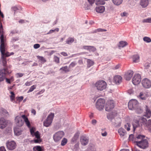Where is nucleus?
Returning a JSON list of instances; mask_svg holds the SVG:
<instances>
[{
  "label": "nucleus",
  "instance_id": "f257e3e1",
  "mask_svg": "<svg viewBox=\"0 0 151 151\" xmlns=\"http://www.w3.org/2000/svg\"><path fill=\"white\" fill-rule=\"evenodd\" d=\"M151 129V120L149 119L148 121L143 117H139L138 120H135L133 123V130L134 131L138 127H141L142 125Z\"/></svg>",
  "mask_w": 151,
  "mask_h": 151
},
{
  "label": "nucleus",
  "instance_id": "f03ea898",
  "mask_svg": "<svg viewBox=\"0 0 151 151\" xmlns=\"http://www.w3.org/2000/svg\"><path fill=\"white\" fill-rule=\"evenodd\" d=\"M145 136L143 135L139 134L136 137L137 139L140 140L136 141V145L139 147L145 149L148 147V142L147 140L145 139Z\"/></svg>",
  "mask_w": 151,
  "mask_h": 151
},
{
  "label": "nucleus",
  "instance_id": "7ed1b4c3",
  "mask_svg": "<svg viewBox=\"0 0 151 151\" xmlns=\"http://www.w3.org/2000/svg\"><path fill=\"white\" fill-rule=\"evenodd\" d=\"M0 50L2 54V56L6 57H9L11 55H14L13 52L11 53L8 52H5V50L6 48V44L5 43L4 40V37L0 38Z\"/></svg>",
  "mask_w": 151,
  "mask_h": 151
},
{
  "label": "nucleus",
  "instance_id": "20e7f679",
  "mask_svg": "<svg viewBox=\"0 0 151 151\" xmlns=\"http://www.w3.org/2000/svg\"><path fill=\"white\" fill-rule=\"evenodd\" d=\"M95 86L98 90L102 91L106 88L107 83L104 81L100 80L95 83Z\"/></svg>",
  "mask_w": 151,
  "mask_h": 151
},
{
  "label": "nucleus",
  "instance_id": "39448f33",
  "mask_svg": "<svg viewBox=\"0 0 151 151\" xmlns=\"http://www.w3.org/2000/svg\"><path fill=\"white\" fill-rule=\"evenodd\" d=\"M115 104L113 100H109L107 101L105 105V109L106 111H110L114 108Z\"/></svg>",
  "mask_w": 151,
  "mask_h": 151
},
{
  "label": "nucleus",
  "instance_id": "423d86ee",
  "mask_svg": "<svg viewBox=\"0 0 151 151\" xmlns=\"http://www.w3.org/2000/svg\"><path fill=\"white\" fill-rule=\"evenodd\" d=\"M64 135V133L62 131H58L55 133L53 136V139L55 142H58L61 139Z\"/></svg>",
  "mask_w": 151,
  "mask_h": 151
},
{
  "label": "nucleus",
  "instance_id": "0eeeda50",
  "mask_svg": "<svg viewBox=\"0 0 151 151\" xmlns=\"http://www.w3.org/2000/svg\"><path fill=\"white\" fill-rule=\"evenodd\" d=\"M54 116V114L51 113L48 115L46 121L44 122V125L46 127H49L52 123Z\"/></svg>",
  "mask_w": 151,
  "mask_h": 151
},
{
  "label": "nucleus",
  "instance_id": "6e6552de",
  "mask_svg": "<svg viewBox=\"0 0 151 151\" xmlns=\"http://www.w3.org/2000/svg\"><path fill=\"white\" fill-rule=\"evenodd\" d=\"M138 103L137 101L134 99L131 100L128 104V107L129 109L132 110L136 109L137 107Z\"/></svg>",
  "mask_w": 151,
  "mask_h": 151
},
{
  "label": "nucleus",
  "instance_id": "1a4fd4ad",
  "mask_svg": "<svg viewBox=\"0 0 151 151\" xmlns=\"http://www.w3.org/2000/svg\"><path fill=\"white\" fill-rule=\"evenodd\" d=\"M105 102V100L103 99H99L96 103V107L97 109L100 111L102 110L104 108Z\"/></svg>",
  "mask_w": 151,
  "mask_h": 151
},
{
  "label": "nucleus",
  "instance_id": "9d476101",
  "mask_svg": "<svg viewBox=\"0 0 151 151\" xmlns=\"http://www.w3.org/2000/svg\"><path fill=\"white\" fill-rule=\"evenodd\" d=\"M141 79V76L139 74H135L132 79V82L134 85H137L140 83Z\"/></svg>",
  "mask_w": 151,
  "mask_h": 151
},
{
  "label": "nucleus",
  "instance_id": "9b49d317",
  "mask_svg": "<svg viewBox=\"0 0 151 151\" xmlns=\"http://www.w3.org/2000/svg\"><path fill=\"white\" fill-rule=\"evenodd\" d=\"M8 73L9 71L6 68L0 70V82L4 80L5 78V75Z\"/></svg>",
  "mask_w": 151,
  "mask_h": 151
},
{
  "label": "nucleus",
  "instance_id": "f8f14e48",
  "mask_svg": "<svg viewBox=\"0 0 151 151\" xmlns=\"http://www.w3.org/2000/svg\"><path fill=\"white\" fill-rule=\"evenodd\" d=\"M89 141V138L85 135H82L80 137V142L83 145L85 146L87 145Z\"/></svg>",
  "mask_w": 151,
  "mask_h": 151
},
{
  "label": "nucleus",
  "instance_id": "ddd939ff",
  "mask_svg": "<svg viewBox=\"0 0 151 151\" xmlns=\"http://www.w3.org/2000/svg\"><path fill=\"white\" fill-rule=\"evenodd\" d=\"M16 146V143L13 141H7L6 143L7 148L10 150L14 149L15 148Z\"/></svg>",
  "mask_w": 151,
  "mask_h": 151
},
{
  "label": "nucleus",
  "instance_id": "4468645a",
  "mask_svg": "<svg viewBox=\"0 0 151 151\" xmlns=\"http://www.w3.org/2000/svg\"><path fill=\"white\" fill-rule=\"evenodd\" d=\"M142 84L143 86L146 88H149L151 86V82L147 78L143 79L142 81Z\"/></svg>",
  "mask_w": 151,
  "mask_h": 151
},
{
  "label": "nucleus",
  "instance_id": "2eb2a0df",
  "mask_svg": "<svg viewBox=\"0 0 151 151\" xmlns=\"http://www.w3.org/2000/svg\"><path fill=\"white\" fill-rule=\"evenodd\" d=\"M133 74V71L131 70H129L125 73L124 75V78L127 80L129 81L132 78Z\"/></svg>",
  "mask_w": 151,
  "mask_h": 151
},
{
  "label": "nucleus",
  "instance_id": "dca6fc26",
  "mask_svg": "<svg viewBox=\"0 0 151 151\" xmlns=\"http://www.w3.org/2000/svg\"><path fill=\"white\" fill-rule=\"evenodd\" d=\"M16 122H17V125L19 127H22L24 124L23 121L21 117L19 116H17L15 119Z\"/></svg>",
  "mask_w": 151,
  "mask_h": 151
},
{
  "label": "nucleus",
  "instance_id": "f3484780",
  "mask_svg": "<svg viewBox=\"0 0 151 151\" xmlns=\"http://www.w3.org/2000/svg\"><path fill=\"white\" fill-rule=\"evenodd\" d=\"M7 122L4 118H1L0 119V128L3 129L5 128L7 125Z\"/></svg>",
  "mask_w": 151,
  "mask_h": 151
},
{
  "label": "nucleus",
  "instance_id": "a211bd4d",
  "mask_svg": "<svg viewBox=\"0 0 151 151\" xmlns=\"http://www.w3.org/2000/svg\"><path fill=\"white\" fill-rule=\"evenodd\" d=\"M149 96L147 93L146 92H141L139 95V98L143 100H145Z\"/></svg>",
  "mask_w": 151,
  "mask_h": 151
},
{
  "label": "nucleus",
  "instance_id": "6ab92c4d",
  "mask_svg": "<svg viewBox=\"0 0 151 151\" xmlns=\"http://www.w3.org/2000/svg\"><path fill=\"white\" fill-rule=\"evenodd\" d=\"M21 117L23 119L27 126L28 127H31L30 122L27 116L25 115L24 114L22 115L21 116Z\"/></svg>",
  "mask_w": 151,
  "mask_h": 151
},
{
  "label": "nucleus",
  "instance_id": "aec40b11",
  "mask_svg": "<svg viewBox=\"0 0 151 151\" xmlns=\"http://www.w3.org/2000/svg\"><path fill=\"white\" fill-rule=\"evenodd\" d=\"M122 78L120 76H115L114 78V82L117 84H119L122 82Z\"/></svg>",
  "mask_w": 151,
  "mask_h": 151
},
{
  "label": "nucleus",
  "instance_id": "412c9836",
  "mask_svg": "<svg viewBox=\"0 0 151 151\" xmlns=\"http://www.w3.org/2000/svg\"><path fill=\"white\" fill-rule=\"evenodd\" d=\"M145 114L144 116L146 117L147 118H150L151 115V111L149 109L147 106H145Z\"/></svg>",
  "mask_w": 151,
  "mask_h": 151
},
{
  "label": "nucleus",
  "instance_id": "4be33fe9",
  "mask_svg": "<svg viewBox=\"0 0 151 151\" xmlns=\"http://www.w3.org/2000/svg\"><path fill=\"white\" fill-rule=\"evenodd\" d=\"M105 9V7L103 6H97L95 9L96 12L99 13H103Z\"/></svg>",
  "mask_w": 151,
  "mask_h": 151
},
{
  "label": "nucleus",
  "instance_id": "5701e85b",
  "mask_svg": "<svg viewBox=\"0 0 151 151\" xmlns=\"http://www.w3.org/2000/svg\"><path fill=\"white\" fill-rule=\"evenodd\" d=\"M148 0H141L140 4L142 7H146L148 5Z\"/></svg>",
  "mask_w": 151,
  "mask_h": 151
},
{
  "label": "nucleus",
  "instance_id": "b1692460",
  "mask_svg": "<svg viewBox=\"0 0 151 151\" xmlns=\"http://www.w3.org/2000/svg\"><path fill=\"white\" fill-rule=\"evenodd\" d=\"M118 132L121 137H123L126 134V132L125 130L122 128L119 129L118 130Z\"/></svg>",
  "mask_w": 151,
  "mask_h": 151
},
{
  "label": "nucleus",
  "instance_id": "393cba45",
  "mask_svg": "<svg viewBox=\"0 0 151 151\" xmlns=\"http://www.w3.org/2000/svg\"><path fill=\"white\" fill-rule=\"evenodd\" d=\"M79 136V134L78 133H76L71 140V142L73 143H76L77 142Z\"/></svg>",
  "mask_w": 151,
  "mask_h": 151
},
{
  "label": "nucleus",
  "instance_id": "a878e982",
  "mask_svg": "<svg viewBox=\"0 0 151 151\" xmlns=\"http://www.w3.org/2000/svg\"><path fill=\"white\" fill-rule=\"evenodd\" d=\"M132 58L133 61L134 63H137L139 61V57L138 55H134Z\"/></svg>",
  "mask_w": 151,
  "mask_h": 151
},
{
  "label": "nucleus",
  "instance_id": "bb28decb",
  "mask_svg": "<svg viewBox=\"0 0 151 151\" xmlns=\"http://www.w3.org/2000/svg\"><path fill=\"white\" fill-rule=\"evenodd\" d=\"M14 132L15 134L16 135L18 136L21 134L22 131L20 129L15 127L14 128Z\"/></svg>",
  "mask_w": 151,
  "mask_h": 151
},
{
  "label": "nucleus",
  "instance_id": "cd10ccee",
  "mask_svg": "<svg viewBox=\"0 0 151 151\" xmlns=\"http://www.w3.org/2000/svg\"><path fill=\"white\" fill-rule=\"evenodd\" d=\"M127 43L125 41H121L119 42L118 46L119 48L120 47H123L126 46L127 45Z\"/></svg>",
  "mask_w": 151,
  "mask_h": 151
},
{
  "label": "nucleus",
  "instance_id": "c85d7f7f",
  "mask_svg": "<svg viewBox=\"0 0 151 151\" xmlns=\"http://www.w3.org/2000/svg\"><path fill=\"white\" fill-rule=\"evenodd\" d=\"M112 1L114 4L118 6L122 4L123 0H112Z\"/></svg>",
  "mask_w": 151,
  "mask_h": 151
},
{
  "label": "nucleus",
  "instance_id": "c756f323",
  "mask_svg": "<svg viewBox=\"0 0 151 151\" xmlns=\"http://www.w3.org/2000/svg\"><path fill=\"white\" fill-rule=\"evenodd\" d=\"M60 70L64 71L65 73H67L70 71V70L67 66L63 67L61 68Z\"/></svg>",
  "mask_w": 151,
  "mask_h": 151
},
{
  "label": "nucleus",
  "instance_id": "7c9ffc66",
  "mask_svg": "<svg viewBox=\"0 0 151 151\" xmlns=\"http://www.w3.org/2000/svg\"><path fill=\"white\" fill-rule=\"evenodd\" d=\"M3 65L4 67H6V58L4 56H2L1 59V60Z\"/></svg>",
  "mask_w": 151,
  "mask_h": 151
},
{
  "label": "nucleus",
  "instance_id": "2f4dec72",
  "mask_svg": "<svg viewBox=\"0 0 151 151\" xmlns=\"http://www.w3.org/2000/svg\"><path fill=\"white\" fill-rule=\"evenodd\" d=\"M74 41L73 37H69L66 40V43L68 44H70L73 43Z\"/></svg>",
  "mask_w": 151,
  "mask_h": 151
},
{
  "label": "nucleus",
  "instance_id": "473e14b6",
  "mask_svg": "<svg viewBox=\"0 0 151 151\" xmlns=\"http://www.w3.org/2000/svg\"><path fill=\"white\" fill-rule=\"evenodd\" d=\"M67 142V139L65 138H64L61 141L60 145L62 146H64L66 144Z\"/></svg>",
  "mask_w": 151,
  "mask_h": 151
},
{
  "label": "nucleus",
  "instance_id": "72a5a7b5",
  "mask_svg": "<svg viewBox=\"0 0 151 151\" xmlns=\"http://www.w3.org/2000/svg\"><path fill=\"white\" fill-rule=\"evenodd\" d=\"M87 66L88 68L91 67V66L93 65L94 64L93 61L89 59H87Z\"/></svg>",
  "mask_w": 151,
  "mask_h": 151
},
{
  "label": "nucleus",
  "instance_id": "f704fd0d",
  "mask_svg": "<svg viewBox=\"0 0 151 151\" xmlns=\"http://www.w3.org/2000/svg\"><path fill=\"white\" fill-rule=\"evenodd\" d=\"M34 151H42V149L41 147L39 146L35 147L33 148Z\"/></svg>",
  "mask_w": 151,
  "mask_h": 151
},
{
  "label": "nucleus",
  "instance_id": "c9c22d12",
  "mask_svg": "<svg viewBox=\"0 0 151 151\" xmlns=\"http://www.w3.org/2000/svg\"><path fill=\"white\" fill-rule=\"evenodd\" d=\"M10 94L11 95L10 96V99L11 101H13L14 100L15 96V94L13 92L11 91L10 92Z\"/></svg>",
  "mask_w": 151,
  "mask_h": 151
},
{
  "label": "nucleus",
  "instance_id": "e433bc0d",
  "mask_svg": "<svg viewBox=\"0 0 151 151\" xmlns=\"http://www.w3.org/2000/svg\"><path fill=\"white\" fill-rule=\"evenodd\" d=\"M36 87V85H33L31 86L29 88V90L27 91V93H29L32 91Z\"/></svg>",
  "mask_w": 151,
  "mask_h": 151
},
{
  "label": "nucleus",
  "instance_id": "4c0bfd02",
  "mask_svg": "<svg viewBox=\"0 0 151 151\" xmlns=\"http://www.w3.org/2000/svg\"><path fill=\"white\" fill-rule=\"evenodd\" d=\"M37 57L38 59L43 63H45L46 62V60L42 56H37Z\"/></svg>",
  "mask_w": 151,
  "mask_h": 151
},
{
  "label": "nucleus",
  "instance_id": "58836bf2",
  "mask_svg": "<svg viewBox=\"0 0 151 151\" xmlns=\"http://www.w3.org/2000/svg\"><path fill=\"white\" fill-rule=\"evenodd\" d=\"M143 40L144 41L147 42H151V39L150 38L148 37H144L143 38Z\"/></svg>",
  "mask_w": 151,
  "mask_h": 151
},
{
  "label": "nucleus",
  "instance_id": "ea45409f",
  "mask_svg": "<svg viewBox=\"0 0 151 151\" xmlns=\"http://www.w3.org/2000/svg\"><path fill=\"white\" fill-rule=\"evenodd\" d=\"M130 125L129 123H127L124 125V128L127 131H129L130 130Z\"/></svg>",
  "mask_w": 151,
  "mask_h": 151
},
{
  "label": "nucleus",
  "instance_id": "a19ab883",
  "mask_svg": "<svg viewBox=\"0 0 151 151\" xmlns=\"http://www.w3.org/2000/svg\"><path fill=\"white\" fill-rule=\"evenodd\" d=\"M77 63L75 62H73L70 63L69 66V68H72L74 67L76 65Z\"/></svg>",
  "mask_w": 151,
  "mask_h": 151
},
{
  "label": "nucleus",
  "instance_id": "79ce46f5",
  "mask_svg": "<svg viewBox=\"0 0 151 151\" xmlns=\"http://www.w3.org/2000/svg\"><path fill=\"white\" fill-rule=\"evenodd\" d=\"M33 135L35 136L37 138H40V134L38 131L35 132Z\"/></svg>",
  "mask_w": 151,
  "mask_h": 151
},
{
  "label": "nucleus",
  "instance_id": "37998d69",
  "mask_svg": "<svg viewBox=\"0 0 151 151\" xmlns=\"http://www.w3.org/2000/svg\"><path fill=\"white\" fill-rule=\"evenodd\" d=\"M106 30L105 29H104L101 28H99L96 29L94 31L95 33H96L100 32L106 31Z\"/></svg>",
  "mask_w": 151,
  "mask_h": 151
},
{
  "label": "nucleus",
  "instance_id": "c03bdc74",
  "mask_svg": "<svg viewBox=\"0 0 151 151\" xmlns=\"http://www.w3.org/2000/svg\"><path fill=\"white\" fill-rule=\"evenodd\" d=\"M54 60L57 63H59L60 62V59L59 58L56 56H55L54 57Z\"/></svg>",
  "mask_w": 151,
  "mask_h": 151
},
{
  "label": "nucleus",
  "instance_id": "a18cd8bd",
  "mask_svg": "<svg viewBox=\"0 0 151 151\" xmlns=\"http://www.w3.org/2000/svg\"><path fill=\"white\" fill-rule=\"evenodd\" d=\"M96 50V49L93 46H90V47L89 48L88 50L90 52H94Z\"/></svg>",
  "mask_w": 151,
  "mask_h": 151
},
{
  "label": "nucleus",
  "instance_id": "49530a36",
  "mask_svg": "<svg viewBox=\"0 0 151 151\" xmlns=\"http://www.w3.org/2000/svg\"><path fill=\"white\" fill-rule=\"evenodd\" d=\"M143 22L151 23V18L144 19L142 21Z\"/></svg>",
  "mask_w": 151,
  "mask_h": 151
},
{
  "label": "nucleus",
  "instance_id": "de8ad7c7",
  "mask_svg": "<svg viewBox=\"0 0 151 151\" xmlns=\"http://www.w3.org/2000/svg\"><path fill=\"white\" fill-rule=\"evenodd\" d=\"M59 29L58 28H56L54 29L50 30L49 32L47 33V34H48L52 33L54 32L55 31L58 32L59 31Z\"/></svg>",
  "mask_w": 151,
  "mask_h": 151
},
{
  "label": "nucleus",
  "instance_id": "09e8293b",
  "mask_svg": "<svg viewBox=\"0 0 151 151\" xmlns=\"http://www.w3.org/2000/svg\"><path fill=\"white\" fill-rule=\"evenodd\" d=\"M24 75V73H17L16 74V76L17 78L21 77L23 76Z\"/></svg>",
  "mask_w": 151,
  "mask_h": 151
},
{
  "label": "nucleus",
  "instance_id": "8fccbe9b",
  "mask_svg": "<svg viewBox=\"0 0 151 151\" xmlns=\"http://www.w3.org/2000/svg\"><path fill=\"white\" fill-rule=\"evenodd\" d=\"M101 134L102 136L105 137L107 135V132L104 130L102 129Z\"/></svg>",
  "mask_w": 151,
  "mask_h": 151
},
{
  "label": "nucleus",
  "instance_id": "3c124183",
  "mask_svg": "<svg viewBox=\"0 0 151 151\" xmlns=\"http://www.w3.org/2000/svg\"><path fill=\"white\" fill-rule=\"evenodd\" d=\"M34 142L35 143H40L41 142L42 140L40 138H37V139L34 140Z\"/></svg>",
  "mask_w": 151,
  "mask_h": 151
},
{
  "label": "nucleus",
  "instance_id": "603ef678",
  "mask_svg": "<svg viewBox=\"0 0 151 151\" xmlns=\"http://www.w3.org/2000/svg\"><path fill=\"white\" fill-rule=\"evenodd\" d=\"M19 40L18 38L17 37H13L11 39V41L12 42H14L15 41H17Z\"/></svg>",
  "mask_w": 151,
  "mask_h": 151
},
{
  "label": "nucleus",
  "instance_id": "864d4df0",
  "mask_svg": "<svg viewBox=\"0 0 151 151\" xmlns=\"http://www.w3.org/2000/svg\"><path fill=\"white\" fill-rule=\"evenodd\" d=\"M107 118L111 120L114 118V117L111 115L108 114L107 115Z\"/></svg>",
  "mask_w": 151,
  "mask_h": 151
},
{
  "label": "nucleus",
  "instance_id": "5fc2aeb1",
  "mask_svg": "<svg viewBox=\"0 0 151 151\" xmlns=\"http://www.w3.org/2000/svg\"><path fill=\"white\" fill-rule=\"evenodd\" d=\"M12 10H13L14 11V12H17V10H19V8H18L16 6H13L12 7Z\"/></svg>",
  "mask_w": 151,
  "mask_h": 151
},
{
  "label": "nucleus",
  "instance_id": "6e6d98bb",
  "mask_svg": "<svg viewBox=\"0 0 151 151\" xmlns=\"http://www.w3.org/2000/svg\"><path fill=\"white\" fill-rule=\"evenodd\" d=\"M32 84V81H27L25 83V85L26 86H29Z\"/></svg>",
  "mask_w": 151,
  "mask_h": 151
},
{
  "label": "nucleus",
  "instance_id": "4d7b16f0",
  "mask_svg": "<svg viewBox=\"0 0 151 151\" xmlns=\"http://www.w3.org/2000/svg\"><path fill=\"white\" fill-rule=\"evenodd\" d=\"M34 47L35 49H37L40 47V45L38 44H36L34 45Z\"/></svg>",
  "mask_w": 151,
  "mask_h": 151
},
{
  "label": "nucleus",
  "instance_id": "13d9d810",
  "mask_svg": "<svg viewBox=\"0 0 151 151\" xmlns=\"http://www.w3.org/2000/svg\"><path fill=\"white\" fill-rule=\"evenodd\" d=\"M24 97L22 96L18 97L17 99V101H19V102L21 101L23 99Z\"/></svg>",
  "mask_w": 151,
  "mask_h": 151
},
{
  "label": "nucleus",
  "instance_id": "bf43d9fd",
  "mask_svg": "<svg viewBox=\"0 0 151 151\" xmlns=\"http://www.w3.org/2000/svg\"><path fill=\"white\" fill-rule=\"evenodd\" d=\"M88 150L89 151H96V150L94 147H91L89 148Z\"/></svg>",
  "mask_w": 151,
  "mask_h": 151
},
{
  "label": "nucleus",
  "instance_id": "052dcab7",
  "mask_svg": "<svg viewBox=\"0 0 151 151\" xmlns=\"http://www.w3.org/2000/svg\"><path fill=\"white\" fill-rule=\"evenodd\" d=\"M105 3V2L104 1L101 0H99L98 2V4H104Z\"/></svg>",
  "mask_w": 151,
  "mask_h": 151
},
{
  "label": "nucleus",
  "instance_id": "680f3d73",
  "mask_svg": "<svg viewBox=\"0 0 151 151\" xmlns=\"http://www.w3.org/2000/svg\"><path fill=\"white\" fill-rule=\"evenodd\" d=\"M15 33H19V32L18 31L14 30H13L11 32L10 34H12V35H13L15 34Z\"/></svg>",
  "mask_w": 151,
  "mask_h": 151
},
{
  "label": "nucleus",
  "instance_id": "e2e57ef3",
  "mask_svg": "<svg viewBox=\"0 0 151 151\" xmlns=\"http://www.w3.org/2000/svg\"><path fill=\"white\" fill-rule=\"evenodd\" d=\"M34 131H35V130L33 128H31L30 129V133H31V134L33 136V134H34V133H35V132H34Z\"/></svg>",
  "mask_w": 151,
  "mask_h": 151
},
{
  "label": "nucleus",
  "instance_id": "0e129e2a",
  "mask_svg": "<svg viewBox=\"0 0 151 151\" xmlns=\"http://www.w3.org/2000/svg\"><path fill=\"white\" fill-rule=\"evenodd\" d=\"M89 47H90V46H84L83 47V48L84 49L88 50Z\"/></svg>",
  "mask_w": 151,
  "mask_h": 151
},
{
  "label": "nucleus",
  "instance_id": "69168bd1",
  "mask_svg": "<svg viewBox=\"0 0 151 151\" xmlns=\"http://www.w3.org/2000/svg\"><path fill=\"white\" fill-rule=\"evenodd\" d=\"M89 3L91 5H92L94 3L95 0H88Z\"/></svg>",
  "mask_w": 151,
  "mask_h": 151
},
{
  "label": "nucleus",
  "instance_id": "338daca9",
  "mask_svg": "<svg viewBox=\"0 0 151 151\" xmlns=\"http://www.w3.org/2000/svg\"><path fill=\"white\" fill-rule=\"evenodd\" d=\"M134 91L132 89H130L128 90V93L130 94H132L133 93Z\"/></svg>",
  "mask_w": 151,
  "mask_h": 151
},
{
  "label": "nucleus",
  "instance_id": "774afa93",
  "mask_svg": "<svg viewBox=\"0 0 151 151\" xmlns=\"http://www.w3.org/2000/svg\"><path fill=\"white\" fill-rule=\"evenodd\" d=\"M0 151H6L4 147L2 146L0 147Z\"/></svg>",
  "mask_w": 151,
  "mask_h": 151
}]
</instances>
